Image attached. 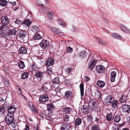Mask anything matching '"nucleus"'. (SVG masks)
Instances as JSON below:
<instances>
[{
    "mask_svg": "<svg viewBox=\"0 0 130 130\" xmlns=\"http://www.w3.org/2000/svg\"><path fill=\"white\" fill-rule=\"evenodd\" d=\"M89 108L92 110L96 111L98 109V103L93 100H91L90 101L89 103Z\"/></svg>",
    "mask_w": 130,
    "mask_h": 130,
    "instance_id": "f257e3e1",
    "label": "nucleus"
},
{
    "mask_svg": "<svg viewBox=\"0 0 130 130\" xmlns=\"http://www.w3.org/2000/svg\"><path fill=\"white\" fill-rule=\"evenodd\" d=\"M11 26H1L0 27V35L4 37L5 36L6 33L8 31V29H10Z\"/></svg>",
    "mask_w": 130,
    "mask_h": 130,
    "instance_id": "f03ea898",
    "label": "nucleus"
},
{
    "mask_svg": "<svg viewBox=\"0 0 130 130\" xmlns=\"http://www.w3.org/2000/svg\"><path fill=\"white\" fill-rule=\"evenodd\" d=\"M50 83L49 82L45 83L43 85L41 90L42 91L46 93L47 92L49 91L51 86Z\"/></svg>",
    "mask_w": 130,
    "mask_h": 130,
    "instance_id": "7ed1b4c3",
    "label": "nucleus"
},
{
    "mask_svg": "<svg viewBox=\"0 0 130 130\" xmlns=\"http://www.w3.org/2000/svg\"><path fill=\"white\" fill-rule=\"evenodd\" d=\"M105 68L102 65H99L95 67V70L99 75H101L104 73Z\"/></svg>",
    "mask_w": 130,
    "mask_h": 130,
    "instance_id": "20e7f679",
    "label": "nucleus"
},
{
    "mask_svg": "<svg viewBox=\"0 0 130 130\" xmlns=\"http://www.w3.org/2000/svg\"><path fill=\"white\" fill-rule=\"evenodd\" d=\"M7 124H9L12 123L14 120V118L13 115L7 114L5 118Z\"/></svg>",
    "mask_w": 130,
    "mask_h": 130,
    "instance_id": "39448f33",
    "label": "nucleus"
},
{
    "mask_svg": "<svg viewBox=\"0 0 130 130\" xmlns=\"http://www.w3.org/2000/svg\"><path fill=\"white\" fill-rule=\"evenodd\" d=\"M2 23L3 26H7L10 23V20L7 16H3L1 18Z\"/></svg>",
    "mask_w": 130,
    "mask_h": 130,
    "instance_id": "423d86ee",
    "label": "nucleus"
},
{
    "mask_svg": "<svg viewBox=\"0 0 130 130\" xmlns=\"http://www.w3.org/2000/svg\"><path fill=\"white\" fill-rule=\"evenodd\" d=\"M48 99V95L47 94H43L40 96L39 98V101L41 103H44Z\"/></svg>",
    "mask_w": 130,
    "mask_h": 130,
    "instance_id": "0eeeda50",
    "label": "nucleus"
},
{
    "mask_svg": "<svg viewBox=\"0 0 130 130\" xmlns=\"http://www.w3.org/2000/svg\"><path fill=\"white\" fill-rule=\"evenodd\" d=\"M26 32L20 30L18 31V35L21 39H24L26 36Z\"/></svg>",
    "mask_w": 130,
    "mask_h": 130,
    "instance_id": "6e6552de",
    "label": "nucleus"
},
{
    "mask_svg": "<svg viewBox=\"0 0 130 130\" xmlns=\"http://www.w3.org/2000/svg\"><path fill=\"white\" fill-rule=\"evenodd\" d=\"M49 42L46 40L43 39L40 44V46L42 48L45 49L49 45Z\"/></svg>",
    "mask_w": 130,
    "mask_h": 130,
    "instance_id": "1a4fd4ad",
    "label": "nucleus"
},
{
    "mask_svg": "<svg viewBox=\"0 0 130 130\" xmlns=\"http://www.w3.org/2000/svg\"><path fill=\"white\" fill-rule=\"evenodd\" d=\"M97 61L96 59H92V61L89 63V68L91 70H92L94 68Z\"/></svg>",
    "mask_w": 130,
    "mask_h": 130,
    "instance_id": "9d476101",
    "label": "nucleus"
},
{
    "mask_svg": "<svg viewBox=\"0 0 130 130\" xmlns=\"http://www.w3.org/2000/svg\"><path fill=\"white\" fill-rule=\"evenodd\" d=\"M123 111L125 113H129L130 112V107L128 105H125L122 106Z\"/></svg>",
    "mask_w": 130,
    "mask_h": 130,
    "instance_id": "9b49d317",
    "label": "nucleus"
},
{
    "mask_svg": "<svg viewBox=\"0 0 130 130\" xmlns=\"http://www.w3.org/2000/svg\"><path fill=\"white\" fill-rule=\"evenodd\" d=\"M92 119L90 117H88L84 121V125L89 126L92 122Z\"/></svg>",
    "mask_w": 130,
    "mask_h": 130,
    "instance_id": "f8f14e48",
    "label": "nucleus"
},
{
    "mask_svg": "<svg viewBox=\"0 0 130 130\" xmlns=\"http://www.w3.org/2000/svg\"><path fill=\"white\" fill-rule=\"evenodd\" d=\"M16 108L14 105H12L10 106L8 110V111L10 115H13L15 111L16 110Z\"/></svg>",
    "mask_w": 130,
    "mask_h": 130,
    "instance_id": "ddd939ff",
    "label": "nucleus"
},
{
    "mask_svg": "<svg viewBox=\"0 0 130 130\" xmlns=\"http://www.w3.org/2000/svg\"><path fill=\"white\" fill-rule=\"evenodd\" d=\"M65 96L66 99H70L72 96V93L71 91L68 90L65 92Z\"/></svg>",
    "mask_w": 130,
    "mask_h": 130,
    "instance_id": "4468645a",
    "label": "nucleus"
},
{
    "mask_svg": "<svg viewBox=\"0 0 130 130\" xmlns=\"http://www.w3.org/2000/svg\"><path fill=\"white\" fill-rule=\"evenodd\" d=\"M19 52L20 54H28L27 48L24 47H20L19 50Z\"/></svg>",
    "mask_w": 130,
    "mask_h": 130,
    "instance_id": "2eb2a0df",
    "label": "nucleus"
},
{
    "mask_svg": "<svg viewBox=\"0 0 130 130\" xmlns=\"http://www.w3.org/2000/svg\"><path fill=\"white\" fill-rule=\"evenodd\" d=\"M107 121L110 122L114 118V116L111 113H107L106 116Z\"/></svg>",
    "mask_w": 130,
    "mask_h": 130,
    "instance_id": "dca6fc26",
    "label": "nucleus"
},
{
    "mask_svg": "<svg viewBox=\"0 0 130 130\" xmlns=\"http://www.w3.org/2000/svg\"><path fill=\"white\" fill-rule=\"evenodd\" d=\"M54 62V59L53 58H49L46 62V64L47 66L49 67L53 65Z\"/></svg>",
    "mask_w": 130,
    "mask_h": 130,
    "instance_id": "f3484780",
    "label": "nucleus"
},
{
    "mask_svg": "<svg viewBox=\"0 0 130 130\" xmlns=\"http://www.w3.org/2000/svg\"><path fill=\"white\" fill-rule=\"evenodd\" d=\"M44 74L41 72L38 71L35 74L37 78L40 80L43 78Z\"/></svg>",
    "mask_w": 130,
    "mask_h": 130,
    "instance_id": "a211bd4d",
    "label": "nucleus"
},
{
    "mask_svg": "<svg viewBox=\"0 0 130 130\" xmlns=\"http://www.w3.org/2000/svg\"><path fill=\"white\" fill-rule=\"evenodd\" d=\"M112 100V97L111 96L109 95L106 97L104 102L107 104L109 105V103H111V100Z\"/></svg>",
    "mask_w": 130,
    "mask_h": 130,
    "instance_id": "6ab92c4d",
    "label": "nucleus"
},
{
    "mask_svg": "<svg viewBox=\"0 0 130 130\" xmlns=\"http://www.w3.org/2000/svg\"><path fill=\"white\" fill-rule=\"evenodd\" d=\"M49 10V8L47 7L41 8L39 9L40 13H46Z\"/></svg>",
    "mask_w": 130,
    "mask_h": 130,
    "instance_id": "aec40b11",
    "label": "nucleus"
},
{
    "mask_svg": "<svg viewBox=\"0 0 130 130\" xmlns=\"http://www.w3.org/2000/svg\"><path fill=\"white\" fill-rule=\"evenodd\" d=\"M80 89L81 98L83 99L84 96V85L83 84H81L79 85Z\"/></svg>",
    "mask_w": 130,
    "mask_h": 130,
    "instance_id": "412c9836",
    "label": "nucleus"
},
{
    "mask_svg": "<svg viewBox=\"0 0 130 130\" xmlns=\"http://www.w3.org/2000/svg\"><path fill=\"white\" fill-rule=\"evenodd\" d=\"M87 52L85 50L80 52L78 53V56L80 58H85L86 56Z\"/></svg>",
    "mask_w": 130,
    "mask_h": 130,
    "instance_id": "4be33fe9",
    "label": "nucleus"
},
{
    "mask_svg": "<svg viewBox=\"0 0 130 130\" xmlns=\"http://www.w3.org/2000/svg\"><path fill=\"white\" fill-rule=\"evenodd\" d=\"M110 75V81L111 82H114L116 75V73L115 71H112Z\"/></svg>",
    "mask_w": 130,
    "mask_h": 130,
    "instance_id": "5701e85b",
    "label": "nucleus"
},
{
    "mask_svg": "<svg viewBox=\"0 0 130 130\" xmlns=\"http://www.w3.org/2000/svg\"><path fill=\"white\" fill-rule=\"evenodd\" d=\"M96 41L98 42L99 44L100 45H105L106 44L105 41L100 38H97Z\"/></svg>",
    "mask_w": 130,
    "mask_h": 130,
    "instance_id": "b1692460",
    "label": "nucleus"
},
{
    "mask_svg": "<svg viewBox=\"0 0 130 130\" xmlns=\"http://www.w3.org/2000/svg\"><path fill=\"white\" fill-rule=\"evenodd\" d=\"M127 96L126 95L123 94L120 99V101L122 103L125 102L127 99Z\"/></svg>",
    "mask_w": 130,
    "mask_h": 130,
    "instance_id": "393cba45",
    "label": "nucleus"
},
{
    "mask_svg": "<svg viewBox=\"0 0 130 130\" xmlns=\"http://www.w3.org/2000/svg\"><path fill=\"white\" fill-rule=\"evenodd\" d=\"M82 122L81 119L79 118H77L75 120L74 125L75 126H78L81 124Z\"/></svg>",
    "mask_w": 130,
    "mask_h": 130,
    "instance_id": "a878e982",
    "label": "nucleus"
},
{
    "mask_svg": "<svg viewBox=\"0 0 130 130\" xmlns=\"http://www.w3.org/2000/svg\"><path fill=\"white\" fill-rule=\"evenodd\" d=\"M121 29L126 33H130V30L124 25H121L120 26Z\"/></svg>",
    "mask_w": 130,
    "mask_h": 130,
    "instance_id": "bb28decb",
    "label": "nucleus"
},
{
    "mask_svg": "<svg viewBox=\"0 0 130 130\" xmlns=\"http://www.w3.org/2000/svg\"><path fill=\"white\" fill-rule=\"evenodd\" d=\"M83 112L85 113L88 112L89 111V104H85L83 106Z\"/></svg>",
    "mask_w": 130,
    "mask_h": 130,
    "instance_id": "cd10ccee",
    "label": "nucleus"
},
{
    "mask_svg": "<svg viewBox=\"0 0 130 130\" xmlns=\"http://www.w3.org/2000/svg\"><path fill=\"white\" fill-rule=\"evenodd\" d=\"M70 126L67 124L62 125L61 128V130H70Z\"/></svg>",
    "mask_w": 130,
    "mask_h": 130,
    "instance_id": "c85d7f7f",
    "label": "nucleus"
},
{
    "mask_svg": "<svg viewBox=\"0 0 130 130\" xmlns=\"http://www.w3.org/2000/svg\"><path fill=\"white\" fill-rule=\"evenodd\" d=\"M97 84L99 87L103 88L105 85V82L103 81L99 80L97 82Z\"/></svg>",
    "mask_w": 130,
    "mask_h": 130,
    "instance_id": "c756f323",
    "label": "nucleus"
},
{
    "mask_svg": "<svg viewBox=\"0 0 130 130\" xmlns=\"http://www.w3.org/2000/svg\"><path fill=\"white\" fill-rule=\"evenodd\" d=\"M72 109L70 108L66 107L63 108V111L64 113H69L72 111Z\"/></svg>",
    "mask_w": 130,
    "mask_h": 130,
    "instance_id": "7c9ffc66",
    "label": "nucleus"
},
{
    "mask_svg": "<svg viewBox=\"0 0 130 130\" xmlns=\"http://www.w3.org/2000/svg\"><path fill=\"white\" fill-rule=\"evenodd\" d=\"M18 65L19 68L22 69H24L25 66L24 62L22 61H20L18 63Z\"/></svg>",
    "mask_w": 130,
    "mask_h": 130,
    "instance_id": "2f4dec72",
    "label": "nucleus"
},
{
    "mask_svg": "<svg viewBox=\"0 0 130 130\" xmlns=\"http://www.w3.org/2000/svg\"><path fill=\"white\" fill-rule=\"evenodd\" d=\"M112 36L113 38L121 40L122 37L119 34L117 33H113L112 34Z\"/></svg>",
    "mask_w": 130,
    "mask_h": 130,
    "instance_id": "473e14b6",
    "label": "nucleus"
},
{
    "mask_svg": "<svg viewBox=\"0 0 130 130\" xmlns=\"http://www.w3.org/2000/svg\"><path fill=\"white\" fill-rule=\"evenodd\" d=\"M33 38L34 40L40 39H42V36L36 32L33 36Z\"/></svg>",
    "mask_w": 130,
    "mask_h": 130,
    "instance_id": "72a5a7b5",
    "label": "nucleus"
},
{
    "mask_svg": "<svg viewBox=\"0 0 130 130\" xmlns=\"http://www.w3.org/2000/svg\"><path fill=\"white\" fill-rule=\"evenodd\" d=\"M11 27V26L10 28ZM10 29V28L8 29L9 30H8V31H7V32H8L9 33L10 35H15L16 33V31L14 29Z\"/></svg>",
    "mask_w": 130,
    "mask_h": 130,
    "instance_id": "f704fd0d",
    "label": "nucleus"
},
{
    "mask_svg": "<svg viewBox=\"0 0 130 130\" xmlns=\"http://www.w3.org/2000/svg\"><path fill=\"white\" fill-rule=\"evenodd\" d=\"M29 76V74L27 72H24L22 74L21 78L22 79H25L28 78Z\"/></svg>",
    "mask_w": 130,
    "mask_h": 130,
    "instance_id": "c9c22d12",
    "label": "nucleus"
},
{
    "mask_svg": "<svg viewBox=\"0 0 130 130\" xmlns=\"http://www.w3.org/2000/svg\"><path fill=\"white\" fill-rule=\"evenodd\" d=\"M114 121L115 122L118 123L121 120V117L120 115L117 114L116 115L114 118Z\"/></svg>",
    "mask_w": 130,
    "mask_h": 130,
    "instance_id": "e433bc0d",
    "label": "nucleus"
},
{
    "mask_svg": "<svg viewBox=\"0 0 130 130\" xmlns=\"http://www.w3.org/2000/svg\"><path fill=\"white\" fill-rule=\"evenodd\" d=\"M47 109L48 110H52L54 109V107L52 103L49 104H47Z\"/></svg>",
    "mask_w": 130,
    "mask_h": 130,
    "instance_id": "4c0bfd02",
    "label": "nucleus"
},
{
    "mask_svg": "<svg viewBox=\"0 0 130 130\" xmlns=\"http://www.w3.org/2000/svg\"><path fill=\"white\" fill-rule=\"evenodd\" d=\"M31 23V21L29 20L26 19L24 20L23 22V24L26 25L27 26H29Z\"/></svg>",
    "mask_w": 130,
    "mask_h": 130,
    "instance_id": "58836bf2",
    "label": "nucleus"
},
{
    "mask_svg": "<svg viewBox=\"0 0 130 130\" xmlns=\"http://www.w3.org/2000/svg\"><path fill=\"white\" fill-rule=\"evenodd\" d=\"M54 14V13L52 12H48L47 14V17L49 19L52 20L53 18Z\"/></svg>",
    "mask_w": 130,
    "mask_h": 130,
    "instance_id": "ea45409f",
    "label": "nucleus"
},
{
    "mask_svg": "<svg viewBox=\"0 0 130 130\" xmlns=\"http://www.w3.org/2000/svg\"><path fill=\"white\" fill-rule=\"evenodd\" d=\"M112 103V106L113 108L116 107L118 104V101L117 100H115L111 103Z\"/></svg>",
    "mask_w": 130,
    "mask_h": 130,
    "instance_id": "a19ab883",
    "label": "nucleus"
},
{
    "mask_svg": "<svg viewBox=\"0 0 130 130\" xmlns=\"http://www.w3.org/2000/svg\"><path fill=\"white\" fill-rule=\"evenodd\" d=\"M7 1L5 0H0V5L3 6H5L7 4Z\"/></svg>",
    "mask_w": 130,
    "mask_h": 130,
    "instance_id": "79ce46f5",
    "label": "nucleus"
},
{
    "mask_svg": "<svg viewBox=\"0 0 130 130\" xmlns=\"http://www.w3.org/2000/svg\"><path fill=\"white\" fill-rule=\"evenodd\" d=\"M2 78L4 80V82L5 85L6 86H8L10 83L9 80L5 78V76H2Z\"/></svg>",
    "mask_w": 130,
    "mask_h": 130,
    "instance_id": "37998d69",
    "label": "nucleus"
},
{
    "mask_svg": "<svg viewBox=\"0 0 130 130\" xmlns=\"http://www.w3.org/2000/svg\"><path fill=\"white\" fill-rule=\"evenodd\" d=\"M30 69H31L32 71L35 70L36 69V66L35 63L34 62H33L30 65Z\"/></svg>",
    "mask_w": 130,
    "mask_h": 130,
    "instance_id": "c03bdc74",
    "label": "nucleus"
},
{
    "mask_svg": "<svg viewBox=\"0 0 130 130\" xmlns=\"http://www.w3.org/2000/svg\"><path fill=\"white\" fill-rule=\"evenodd\" d=\"M69 116L68 115H65L63 116V120L64 121L67 122L69 121Z\"/></svg>",
    "mask_w": 130,
    "mask_h": 130,
    "instance_id": "a18cd8bd",
    "label": "nucleus"
},
{
    "mask_svg": "<svg viewBox=\"0 0 130 130\" xmlns=\"http://www.w3.org/2000/svg\"><path fill=\"white\" fill-rule=\"evenodd\" d=\"M31 109L32 110V113L37 114L38 112L37 108L34 106Z\"/></svg>",
    "mask_w": 130,
    "mask_h": 130,
    "instance_id": "49530a36",
    "label": "nucleus"
},
{
    "mask_svg": "<svg viewBox=\"0 0 130 130\" xmlns=\"http://www.w3.org/2000/svg\"><path fill=\"white\" fill-rule=\"evenodd\" d=\"M53 82L56 84H58L59 82V79L58 77H56L53 79Z\"/></svg>",
    "mask_w": 130,
    "mask_h": 130,
    "instance_id": "de8ad7c7",
    "label": "nucleus"
},
{
    "mask_svg": "<svg viewBox=\"0 0 130 130\" xmlns=\"http://www.w3.org/2000/svg\"><path fill=\"white\" fill-rule=\"evenodd\" d=\"M92 130H99L100 129L97 125H93L91 127Z\"/></svg>",
    "mask_w": 130,
    "mask_h": 130,
    "instance_id": "09e8293b",
    "label": "nucleus"
},
{
    "mask_svg": "<svg viewBox=\"0 0 130 130\" xmlns=\"http://www.w3.org/2000/svg\"><path fill=\"white\" fill-rule=\"evenodd\" d=\"M58 22L59 25H62L63 26H66V24L64 21H62L61 19H59L58 20Z\"/></svg>",
    "mask_w": 130,
    "mask_h": 130,
    "instance_id": "8fccbe9b",
    "label": "nucleus"
},
{
    "mask_svg": "<svg viewBox=\"0 0 130 130\" xmlns=\"http://www.w3.org/2000/svg\"><path fill=\"white\" fill-rule=\"evenodd\" d=\"M46 74L49 75L51 74L52 73V69L51 68L47 69L46 71Z\"/></svg>",
    "mask_w": 130,
    "mask_h": 130,
    "instance_id": "3c124183",
    "label": "nucleus"
},
{
    "mask_svg": "<svg viewBox=\"0 0 130 130\" xmlns=\"http://www.w3.org/2000/svg\"><path fill=\"white\" fill-rule=\"evenodd\" d=\"M51 30L54 33L56 34L57 31L58 30V28H55L52 27L51 28Z\"/></svg>",
    "mask_w": 130,
    "mask_h": 130,
    "instance_id": "603ef678",
    "label": "nucleus"
},
{
    "mask_svg": "<svg viewBox=\"0 0 130 130\" xmlns=\"http://www.w3.org/2000/svg\"><path fill=\"white\" fill-rule=\"evenodd\" d=\"M58 35L60 36H63L64 35L63 32H62L59 29H58L56 33Z\"/></svg>",
    "mask_w": 130,
    "mask_h": 130,
    "instance_id": "864d4df0",
    "label": "nucleus"
},
{
    "mask_svg": "<svg viewBox=\"0 0 130 130\" xmlns=\"http://www.w3.org/2000/svg\"><path fill=\"white\" fill-rule=\"evenodd\" d=\"M72 48L70 47H68L67 48V51L68 53H71L73 51Z\"/></svg>",
    "mask_w": 130,
    "mask_h": 130,
    "instance_id": "5fc2aeb1",
    "label": "nucleus"
},
{
    "mask_svg": "<svg viewBox=\"0 0 130 130\" xmlns=\"http://www.w3.org/2000/svg\"><path fill=\"white\" fill-rule=\"evenodd\" d=\"M38 30V28L37 27L35 26V25H34L32 27V30L33 31L35 32V31H37Z\"/></svg>",
    "mask_w": 130,
    "mask_h": 130,
    "instance_id": "6e6d98bb",
    "label": "nucleus"
},
{
    "mask_svg": "<svg viewBox=\"0 0 130 130\" xmlns=\"http://www.w3.org/2000/svg\"><path fill=\"white\" fill-rule=\"evenodd\" d=\"M14 22L15 23L18 24H23V22L22 21H20L19 19H17Z\"/></svg>",
    "mask_w": 130,
    "mask_h": 130,
    "instance_id": "4d7b16f0",
    "label": "nucleus"
},
{
    "mask_svg": "<svg viewBox=\"0 0 130 130\" xmlns=\"http://www.w3.org/2000/svg\"><path fill=\"white\" fill-rule=\"evenodd\" d=\"M71 69L68 68L66 69V72L68 74H70L71 72Z\"/></svg>",
    "mask_w": 130,
    "mask_h": 130,
    "instance_id": "13d9d810",
    "label": "nucleus"
},
{
    "mask_svg": "<svg viewBox=\"0 0 130 130\" xmlns=\"http://www.w3.org/2000/svg\"><path fill=\"white\" fill-rule=\"evenodd\" d=\"M28 105H29V108L31 109L34 106L32 104V103L31 102H29V103Z\"/></svg>",
    "mask_w": 130,
    "mask_h": 130,
    "instance_id": "bf43d9fd",
    "label": "nucleus"
},
{
    "mask_svg": "<svg viewBox=\"0 0 130 130\" xmlns=\"http://www.w3.org/2000/svg\"><path fill=\"white\" fill-rule=\"evenodd\" d=\"M103 21L104 22L105 24L107 25L109 24V23L108 22V20L106 18H104L103 19Z\"/></svg>",
    "mask_w": 130,
    "mask_h": 130,
    "instance_id": "052dcab7",
    "label": "nucleus"
},
{
    "mask_svg": "<svg viewBox=\"0 0 130 130\" xmlns=\"http://www.w3.org/2000/svg\"><path fill=\"white\" fill-rule=\"evenodd\" d=\"M29 127L28 125H26L24 130H29Z\"/></svg>",
    "mask_w": 130,
    "mask_h": 130,
    "instance_id": "680f3d73",
    "label": "nucleus"
},
{
    "mask_svg": "<svg viewBox=\"0 0 130 130\" xmlns=\"http://www.w3.org/2000/svg\"><path fill=\"white\" fill-rule=\"evenodd\" d=\"M95 121L96 122L98 123H100V120L99 117H96Z\"/></svg>",
    "mask_w": 130,
    "mask_h": 130,
    "instance_id": "e2e57ef3",
    "label": "nucleus"
},
{
    "mask_svg": "<svg viewBox=\"0 0 130 130\" xmlns=\"http://www.w3.org/2000/svg\"><path fill=\"white\" fill-rule=\"evenodd\" d=\"M70 82V81L69 80L66 79L65 81L64 82V83L65 84L67 85L69 84Z\"/></svg>",
    "mask_w": 130,
    "mask_h": 130,
    "instance_id": "0e129e2a",
    "label": "nucleus"
},
{
    "mask_svg": "<svg viewBox=\"0 0 130 130\" xmlns=\"http://www.w3.org/2000/svg\"><path fill=\"white\" fill-rule=\"evenodd\" d=\"M9 2L11 5L13 6H14L16 4V3L15 1L13 2Z\"/></svg>",
    "mask_w": 130,
    "mask_h": 130,
    "instance_id": "69168bd1",
    "label": "nucleus"
},
{
    "mask_svg": "<svg viewBox=\"0 0 130 130\" xmlns=\"http://www.w3.org/2000/svg\"><path fill=\"white\" fill-rule=\"evenodd\" d=\"M85 80L86 82H88L90 80V78L87 76H85Z\"/></svg>",
    "mask_w": 130,
    "mask_h": 130,
    "instance_id": "338daca9",
    "label": "nucleus"
},
{
    "mask_svg": "<svg viewBox=\"0 0 130 130\" xmlns=\"http://www.w3.org/2000/svg\"><path fill=\"white\" fill-rule=\"evenodd\" d=\"M40 118H41L43 119V112H40Z\"/></svg>",
    "mask_w": 130,
    "mask_h": 130,
    "instance_id": "774afa93",
    "label": "nucleus"
}]
</instances>
